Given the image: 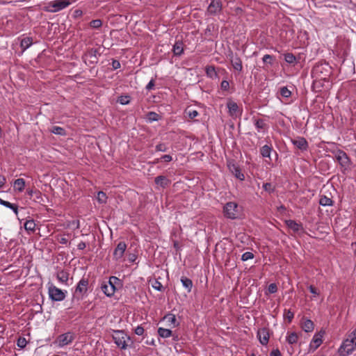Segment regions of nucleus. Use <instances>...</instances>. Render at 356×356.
Wrapping results in <instances>:
<instances>
[{
    "mask_svg": "<svg viewBox=\"0 0 356 356\" xmlns=\"http://www.w3.org/2000/svg\"><path fill=\"white\" fill-rule=\"evenodd\" d=\"M332 72V68L328 63L316 65L312 70V75L316 79L328 81Z\"/></svg>",
    "mask_w": 356,
    "mask_h": 356,
    "instance_id": "1",
    "label": "nucleus"
},
{
    "mask_svg": "<svg viewBox=\"0 0 356 356\" xmlns=\"http://www.w3.org/2000/svg\"><path fill=\"white\" fill-rule=\"evenodd\" d=\"M75 0H56L50 1L47 6L46 7V10L50 13H56L58 12L68 6H70L72 2H74Z\"/></svg>",
    "mask_w": 356,
    "mask_h": 356,
    "instance_id": "2",
    "label": "nucleus"
},
{
    "mask_svg": "<svg viewBox=\"0 0 356 356\" xmlns=\"http://www.w3.org/2000/svg\"><path fill=\"white\" fill-rule=\"evenodd\" d=\"M333 153L334 154L336 160L343 169L342 172L350 168L351 161L345 152L341 149H337V151L333 152Z\"/></svg>",
    "mask_w": 356,
    "mask_h": 356,
    "instance_id": "3",
    "label": "nucleus"
},
{
    "mask_svg": "<svg viewBox=\"0 0 356 356\" xmlns=\"http://www.w3.org/2000/svg\"><path fill=\"white\" fill-rule=\"evenodd\" d=\"M224 215L229 219H236L238 218L239 212L238 210V204L234 202H227L223 208Z\"/></svg>",
    "mask_w": 356,
    "mask_h": 356,
    "instance_id": "4",
    "label": "nucleus"
},
{
    "mask_svg": "<svg viewBox=\"0 0 356 356\" xmlns=\"http://www.w3.org/2000/svg\"><path fill=\"white\" fill-rule=\"evenodd\" d=\"M100 55L97 49H90L83 56L82 58L87 65H95L98 63V56Z\"/></svg>",
    "mask_w": 356,
    "mask_h": 356,
    "instance_id": "5",
    "label": "nucleus"
},
{
    "mask_svg": "<svg viewBox=\"0 0 356 356\" xmlns=\"http://www.w3.org/2000/svg\"><path fill=\"white\" fill-rule=\"evenodd\" d=\"M49 295L50 298L54 301H62L65 299V293L55 286L49 287Z\"/></svg>",
    "mask_w": 356,
    "mask_h": 356,
    "instance_id": "6",
    "label": "nucleus"
},
{
    "mask_svg": "<svg viewBox=\"0 0 356 356\" xmlns=\"http://www.w3.org/2000/svg\"><path fill=\"white\" fill-rule=\"evenodd\" d=\"M126 339H129V338L122 331H116L115 334L113 336L115 343L122 349H126L127 347Z\"/></svg>",
    "mask_w": 356,
    "mask_h": 356,
    "instance_id": "7",
    "label": "nucleus"
},
{
    "mask_svg": "<svg viewBox=\"0 0 356 356\" xmlns=\"http://www.w3.org/2000/svg\"><path fill=\"white\" fill-rule=\"evenodd\" d=\"M324 334V331H321L314 334L309 345V351L314 352L321 346L323 342L322 338Z\"/></svg>",
    "mask_w": 356,
    "mask_h": 356,
    "instance_id": "8",
    "label": "nucleus"
},
{
    "mask_svg": "<svg viewBox=\"0 0 356 356\" xmlns=\"http://www.w3.org/2000/svg\"><path fill=\"white\" fill-rule=\"evenodd\" d=\"M74 339V334L71 332H67L59 335L57 338V341L58 343V346L63 347L71 343Z\"/></svg>",
    "mask_w": 356,
    "mask_h": 356,
    "instance_id": "9",
    "label": "nucleus"
},
{
    "mask_svg": "<svg viewBox=\"0 0 356 356\" xmlns=\"http://www.w3.org/2000/svg\"><path fill=\"white\" fill-rule=\"evenodd\" d=\"M127 249V245L124 241H120L113 252V257L115 260H119L122 258L124 252Z\"/></svg>",
    "mask_w": 356,
    "mask_h": 356,
    "instance_id": "10",
    "label": "nucleus"
},
{
    "mask_svg": "<svg viewBox=\"0 0 356 356\" xmlns=\"http://www.w3.org/2000/svg\"><path fill=\"white\" fill-rule=\"evenodd\" d=\"M222 9V2L220 0H212L208 6L207 12L211 15H215L219 13Z\"/></svg>",
    "mask_w": 356,
    "mask_h": 356,
    "instance_id": "11",
    "label": "nucleus"
},
{
    "mask_svg": "<svg viewBox=\"0 0 356 356\" xmlns=\"http://www.w3.org/2000/svg\"><path fill=\"white\" fill-rule=\"evenodd\" d=\"M88 280L87 278L83 277L78 283L75 293L83 295L88 291Z\"/></svg>",
    "mask_w": 356,
    "mask_h": 356,
    "instance_id": "12",
    "label": "nucleus"
},
{
    "mask_svg": "<svg viewBox=\"0 0 356 356\" xmlns=\"http://www.w3.org/2000/svg\"><path fill=\"white\" fill-rule=\"evenodd\" d=\"M257 337L262 345H267L269 341V333L267 328H261L257 332Z\"/></svg>",
    "mask_w": 356,
    "mask_h": 356,
    "instance_id": "13",
    "label": "nucleus"
},
{
    "mask_svg": "<svg viewBox=\"0 0 356 356\" xmlns=\"http://www.w3.org/2000/svg\"><path fill=\"white\" fill-rule=\"evenodd\" d=\"M292 143L299 149L305 151L308 148V143L303 137H298L296 139L291 140Z\"/></svg>",
    "mask_w": 356,
    "mask_h": 356,
    "instance_id": "14",
    "label": "nucleus"
},
{
    "mask_svg": "<svg viewBox=\"0 0 356 356\" xmlns=\"http://www.w3.org/2000/svg\"><path fill=\"white\" fill-rule=\"evenodd\" d=\"M285 224L289 229H291L296 233L303 230L302 225L301 224L297 223L295 220H285Z\"/></svg>",
    "mask_w": 356,
    "mask_h": 356,
    "instance_id": "15",
    "label": "nucleus"
},
{
    "mask_svg": "<svg viewBox=\"0 0 356 356\" xmlns=\"http://www.w3.org/2000/svg\"><path fill=\"white\" fill-rule=\"evenodd\" d=\"M26 186L25 180L22 178L17 179L13 182L14 191L21 193L24 190Z\"/></svg>",
    "mask_w": 356,
    "mask_h": 356,
    "instance_id": "16",
    "label": "nucleus"
},
{
    "mask_svg": "<svg viewBox=\"0 0 356 356\" xmlns=\"http://www.w3.org/2000/svg\"><path fill=\"white\" fill-rule=\"evenodd\" d=\"M229 109V113L231 116H236L238 113V106L237 104L232 100L229 99L227 104Z\"/></svg>",
    "mask_w": 356,
    "mask_h": 356,
    "instance_id": "17",
    "label": "nucleus"
},
{
    "mask_svg": "<svg viewBox=\"0 0 356 356\" xmlns=\"http://www.w3.org/2000/svg\"><path fill=\"white\" fill-rule=\"evenodd\" d=\"M231 63L232 67L235 70L238 72H241L243 70L242 61L241 59L237 56H232L231 58Z\"/></svg>",
    "mask_w": 356,
    "mask_h": 356,
    "instance_id": "18",
    "label": "nucleus"
},
{
    "mask_svg": "<svg viewBox=\"0 0 356 356\" xmlns=\"http://www.w3.org/2000/svg\"><path fill=\"white\" fill-rule=\"evenodd\" d=\"M101 290L106 296L108 297H111L115 293L113 288L108 286L104 281L101 284Z\"/></svg>",
    "mask_w": 356,
    "mask_h": 356,
    "instance_id": "19",
    "label": "nucleus"
},
{
    "mask_svg": "<svg viewBox=\"0 0 356 356\" xmlns=\"http://www.w3.org/2000/svg\"><path fill=\"white\" fill-rule=\"evenodd\" d=\"M155 183L163 188H165L170 184V181L165 176H158L155 178Z\"/></svg>",
    "mask_w": 356,
    "mask_h": 356,
    "instance_id": "20",
    "label": "nucleus"
},
{
    "mask_svg": "<svg viewBox=\"0 0 356 356\" xmlns=\"http://www.w3.org/2000/svg\"><path fill=\"white\" fill-rule=\"evenodd\" d=\"M301 327L305 332H310L314 330V324L311 320L307 319L302 323Z\"/></svg>",
    "mask_w": 356,
    "mask_h": 356,
    "instance_id": "21",
    "label": "nucleus"
},
{
    "mask_svg": "<svg viewBox=\"0 0 356 356\" xmlns=\"http://www.w3.org/2000/svg\"><path fill=\"white\" fill-rule=\"evenodd\" d=\"M0 204L12 209L16 216L18 214V206L17 204H12L2 199H0Z\"/></svg>",
    "mask_w": 356,
    "mask_h": 356,
    "instance_id": "22",
    "label": "nucleus"
},
{
    "mask_svg": "<svg viewBox=\"0 0 356 356\" xmlns=\"http://www.w3.org/2000/svg\"><path fill=\"white\" fill-rule=\"evenodd\" d=\"M299 339V335L295 332H288V335L286 337V341L289 344H295L298 342V340Z\"/></svg>",
    "mask_w": 356,
    "mask_h": 356,
    "instance_id": "23",
    "label": "nucleus"
},
{
    "mask_svg": "<svg viewBox=\"0 0 356 356\" xmlns=\"http://www.w3.org/2000/svg\"><path fill=\"white\" fill-rule=\"evenodd\" d=\"M173 53L175 56H180L184 51L183 43L181 41L176 42L173 46Z\"/></svg>",
    "mask_w": 356,
    "mask_h": 356,
    "instance_id": "24",
    "label": "nucleus"
},
{
    "mask_svg": "<svg viewBox=\"0 0 356 356\" xmlns=\"http://www.w3.org/2000/svg\"><path fill=\"white\" fill-rule=\"evenodd\" d=\"M230 170L236 178L240 180L244 179V175L241 172V169L238 166L233 165L232 167H230Z\"/></svg>",
    "mask_w": 356,
    "mask_h": 356,
    "instance_id": "25",
    "label": "nucleus"
},
{
    "mask_svg": "<svg viewBox=\"0 0 356 356\" xmlns=\"http://www.w3.org/2000/svg\"><path fill=\"white\" fill-rule=\"evenodd\" d=\"M254 126L257 129L258 131L265 130L267 128V124L263 119H255Z\"/></svg>",
    "mask_w": 356,
    "mask_h": 356,
    "instance_id": "26",
    "label": "nucleus"
},
{
    "mask_svg": "<svg viewBox=\"0 0 356 356\" xmlns=\"http://www.w3.org/2000/svg\"><path fill=\"white\" fill-rule=\"evenodd\" d=\"M69 278V273L65 270H60L57 273V279L63 282L66 283Z\"/></svg>",
    "mask_w": 356,
    "mask_h": 356,
    "instance_id": "27",
    "label": "nucleus"
},
{
    "mask_svg": "<svg viewBox=\"0 0 356 356\" xmlns=\"http://www.w3.org/2000/svg\"><path fill=\"white\" fill-rule=\"evenodd\" d=\"M181 282L183 284V286L187 289L188 291L190 292L191 291V289L193 287V282L192 280L188 277H181Z\"/></svg>",
    "mask_w": 356,
    "mask_h": 356,
    "instance_id": "28",
    "label": "nucleus"
},
{
    "mask_svg": "<svg viewBox=\"0 0 356 356\" xmlns=\"http://www.w3.org/2000/svg\"><path fill=\"white\" fill-rule=\"evenodd\" d=\"M158 334L161 337L168 338L172 335V331L169 329L159 327L158 329Z\"/></svg>",
    "mask_w": 356,
    "mask_h": 356,
    "instance_id": "29",
    "label": "nucleus"
},
{
    "mask_svg": "<svg viewBox=\"0 0 356 356\" xmlns=\"http://www.w3.org/2000/svg\"><path fill=\"white\" fill-rule=\"evenodd\" d=\"M32 38L30 37L25 38L21 40L20 46L23 51L28 49L32 44Z\"/></svg>",
    "mask_w": 356,
    "mask_h": 356,
    "instance_id": "30",
    "label": "nucleus"
},
{
    "mask_svg": "<svg viewBox=\"0 0 356 356\" xmlns=\"http://www.w3.org/2000/svg\"><path fill=\"white\" fill-rule=\"evenodd\" d=\"M50 131L54 134L60 135V136H65L66 131L65 130L60 127L54 126L51 128Z\"/></svg>",
    "mask_w": 356,
    "mask_h": 356,
    "instance_id": "31",
    "label": "nucleus"
},
{
    "mask_svg": "<svg viewBox=\"0 0 356 356\" xmlns=\"http://www.w3.org/2000/svg\"><path fill=\"white\" fill-rule=\"evenodd\" d=\"M206 74L210 78H216L218 76L217 72L216 71V69L213 66H207L206 67Z\"/></svg>",
    "mask_w": 356,
    "mask_h": 356,
    "instance_id": "32",
    "label": "nucleus"
},
{
    "mask_svg": "<svg viewBox=\"0 0 356 356\" xmlns=\"http://www.w3.org/2000/svg\"><path fill=\"white\" fill-rule=\"evenodd\" d=\"M271 150L272 148L270 146L265 145L261 148L260 153L264 157H270Z\"/></svg>",
    "mask_w": 356,
    "mask_h": 356,
    "instance_id": "33",
    "label": "nucleus"
},
{
    "mask_svg": "<svg viewBox=\"0 0 356 356\" xmlns=\"http://www.w3.org/2000/svg\"><path fill=\"white\" fill-rule=\"evenodd\" d=\"M104 282H106V284L108 286H112L113 288L114 292H115L116 290V284L120 282V280L116 277L112 276L109 278V280L108 281H104Z\"/></svg>",
    "mask_w": 356,
    "mask_h": 356,
    "instance_id": "34",
    "label": "nucleus"
},
{
    "mask_svg": "<svg viewBox=\"0 0 356 356\" xmlns=\"http://www.w3.org/2000/svg\"><path fill=\"white\" fill-rule=\"evenodd\" d=\"M284 60L289 64L294 65L296 62V56L291 53H287L284 54Z\"/></svg>",
    "mask_w": 356,
    "mask_h": 356,
    "instance_id": "35",
    "label": "nucleus"
},
{
    "mask_svg": "<svg viewBox=\"0 0 356 356\" xmlns=\"http://www.w3.org/2000/svg\"><path fill=\"white\" fill-rule=\"evenodd\" d=\"M35 227V223L33 220H28L24 223V228L27 231H34Z\"/></svg>",
    "mask_w": 356,
    "mask_h": 356,
    "instance_id": "36",
    "label": "nucleus"
},
{
    "mask_svg": "<svg viewBox=\"0 0 356 356\" xmlns=\"http://www.w3.org/2000/svg\"><path fill=\"white\" fill-rule=\"evenodd\" d=\"M164 320L175 326L177 319L175 314H168L164 316Z\"/></svg>",
    "mask_w": 356,
    "mask_h": 356,
    "instance_id": "37",
    "label": "nucleus"
},
{
    "mask_svg": "<svg viewBox=\"0 0 356 356\" xmlns=\"http://www.w3.org/2000/svg\"><path fill=\"white\" fill-rule=\"evenodd\" d=\"M319 203L322 206H330L332 204V200L326 196H323L321 197Z\"/></svg>",
    "mask_w": 356,
    "mask_h": 356,
    "instance_id": "38",
    "label": "nucleus"
},
{
    "mask_svg": "<svg viewBox=\"0 0 356 356\" xmlns=\"http://www.w3.org/2000/svg\"><path fill=\"white\" fill-rule=\"evenodd\" d=\"M97 199L99 203H105L106 202L107 196L103 191H99L97 193Z\"/></svg>",
    "mask_w": 356,
    "mask_h": 356,
    "instance_id": "39",
    "label": "nucleus"
},
{
    "mask_svg": "<svg viewBox=\"0 0 356 356\" xmlns=\"http://www.w3.org/2000/svg\"><path fill=\"white\" fill-rule=\"evenodd\" d=\"M147 117L148 120L151 122L158 121L160 119L159 115L154 112H149L147 114Z\"/></svg>",
    "mask_w": 356,
    "mask_h": 356,
    "instance_id": "40",
    "label": "nucleus"
},
{
    "mask_svg": "<svg viewBox=\"0 0 356 356\" xmlns=\"http://www.w3.org/2000/svg\"><path fill=\"white\" fill-rule=\"evenodd\" d=\"M263 188L265 191L271 193L275 191V186L271 183H265L263 185Z\"/></svg>",
    "mask_w": 356,
    "mask_h": 356,
    "instance_id": "41",
    "label": "nucleus"
},
{
    "mask_svg": "<svg viewBox=\"0 0 356 356\" xmlns=\"http://www.w3.org/2000/svg\"><path fill=\"white\" fill-rule=\"evenodd\" d=\"M280 94L284 97H289L291 92L286 87H282L280 88Z\"/></svg>",
    "mask_w": 356,
    "mask_h": 356,
    "instance_id": "42",
    "label": "nucleus"
},
{
    "mask_svg": "<svg viewBox=\"0 0 356 356\" xmlns=\"http://www.w3.org/2000/svg\"><path fill=\"white\" fill-rule=\"evenodd\" d=\"M294 317V314L291 310H285L284 312V318L287 319L289 323H291L292 319Z\"/></svg>",
    "mask_w": 356,
    "mask_h": 356,
    "instance_id": "43",
    "label": "nucleus"
},
{
    "mask_svg": "<svg viewBox=\"0 0 356 356\" xmlns=\"http://www.w3.org/2000/svg\"><path fill=\"white\" fill-rule=\"evenodd\" d=\"M253 258H254V254H253V253H252L250 252H245V253H243L242 254V257H241V259L243 261H247L249 259H252Z\"/></svg>",
    "mask_w": 356,
    "mask_h": 356,
    "instance_id": "44",
    "label": "nucleus"
},
{
    "mask_svg": "<svg viewBox=\"0 0 356 356\" xmlns=\"http://www.w3.org/2000/svg\"><path fill=\"white\" fill-rule=\"evenodd\" d=\"M26 343L27 341L25 338L19 337L17 341V345L18 347L23 348L26 346Z\"/></svg>",
    "mask_w": 356,
    "mask_h": 356,
    "instance_id": "45",
    "label": "nucleus"
},
{
    "mask_svg": "<svg viewBox=\"0 0 356 356\" xmlns=\"http://www.w3.org/2000/svg\"><path fill=\"white\" fill-rule=\"evenodd\" d=\"M152 287L159 291H161L163 289L161 283L158 280H154V282L152 283Z\"/></svg>",
    "mask_w": 356,
    "mask_h": 356,
    "instance_id": "46",
    "label": "nucleus"
},
{
    "mask_svg": "<svg viewBox=\"0 0 356 356\" xmlns=\"http://www.w3.org/2000/svg\"><path fill=\"white\" fill-rule=\"evenodd\" d=\"M102 25V22L100 19H95V20H92L90 22V26L92 28L97 29V28L101 27Z\"/></svg>",
    "mask_w": 356,
    "mask_h": 356,
    "instance_id": "47",
    "label": "nucleus"
},
{
    "mask_svg": "<svg viewBox=\"0 0 356 356\" xmlns=\"http://www.w3.org/2000/svg\"><path fill=\"white\" fill-rule=\"evenodd\" d=\"M186 112L188 114L189 118L191 119H194L199 115L198 112L195 110H188Z\"/></svg>",
    "mask_w": 356,
    "mask_h": 356,
    "instance_id": "48",
    "label": "nucleus"
},
{
    "mask_svg": "<svg viewBox=\"0 0 356 356\" xmlns=\"http://www.w3.org/2000/svg\"><path fill=\"white\" fill-rule=\"evenodd\" d=\"M268 291L270 293H275L277 291V286L275 283L270 284L268 287Z\"/></svg>",
    "mask_w": 356,
    "mask_h": 356,
    "instance_id": "49",
    "label": "nucleus"
},
{
    "mask_svg": "<svg viewBox=\"0 0 356 356\" xmlns=\"http://www.w3.org/2000/svg\"><path fill=\"white\" fill-rule=\"evenodd\" d=\"M129 102V96H121L119 98V102L122 105L128 104Z\"/></svg>",
    "mask_w": 356,
    "mask_h": 356,
    "instance_id": "50",
    "label": "nucleus"
},
{
    "mask_svg": "<svg viewBox=\"0 0 356 356\" xmlns=\"http://www.w3.org/2000/svg\"><path fill=\"white\" fill-rule=\"evenodd\" d=\"M168 147L164 143H159L156 146V150L159 152H166Z\"/></svg>",
    "mask_w": 356,
    "mask_h": 356,
    "instance_id": "51",
    "label": "nucleus"
},
{
    "mask_svg": "<svg viewBox=\"0 0 356 356\" xmlns=\"http://www.w3.org/2000/svg\"><path fill=\"white\" fill-rule=\"evenodd\" d=\"M35 201L38 202H40L42 200V193L40 191L35 190L34 191Z\"/></svg>",
    "mask_w": 356,
    "mask_h": 356,
    "instance_id": "52",
    "label": "nucleus"
},
{
    "mask_svg": "<svg viewBox=\"0 0 356 356\" xmlns=\"http://www.w3.org/2000/svg\"><path fill=\"white\" fill-rule=\"evenodd\" d=\"M262 60H263L264 63L272 64L273 60V57L272 56H270V55L266 54L263 57Z\"/></svg>",
    "mask_w": 356,
    "mask_h": 356,
    "instance_id": "53",
    "label": "nucleus"
},
{
    "mask_svg": "<svg viewBox=\"0 0 356 356\" xmlns=\"http://www.w3.org/2000/svg\"><path fill=\"white\" fill-rule=\"evenodd\" d=\"M220 87L223 90H227L229 88V83L227 81H222L220 84Z\"/></svg>",
    "mask_w": 356,
    "mask_h": 356,
    "instance_id": "54",
    "label": "nucleus"
},
{
    "mask_svg": "<svg viewBox=\"0 0 356 356\" xmlns=\"http://www.w3.org/2000/svg\"><path fill=\"white\" fill-rule=\"evenodd\" d=\"M144 328L142 327V326H138L136 329H135V333L137 335H143V333H144Z\"/></svg>",
    "mask_w": 356,
    "mask_h": 356,
    "instance_id": "55",
    "label": "nucleus"
},
{
    "mask_svg": "<svg viewBox=\"0 0 356 356\" xmlns=\"http://www.w3.org/2000/svg\"><path fill=\"white\" fill-rule=\"evenodd\" d=\"M160 159L164 161L165 162H170L172 160V158L170 155L165 154L162 156Z\"/></svg>",
    "mask_w": 356,
    "mask_h": 356,
    "instance_id": "56",
    "label": "nucleus"
},
{
    "mask_svg": "<svg viewBox=\"0 0 356 356\" xmlns=\"http://www.w3.org/2000/svg\"><path fill=\"white\" fill-rule=\"evenodd\" d=\"M58 240L60 244L63 245H66L68 242V239L65 236V235L61 236Z\"/></svg>",
    "mask_w": 356,
    "mask_h": 356,
    "instance_id": "57",
    "label": "nucleus"
},
{
    "mask_svg": "<svg viewBox=\"0 0 356 356\" xmlns=\"http://www.w3.org/2000/svg\"><path fill=\"white\" fill-rule=\"evenodd\" d=\"M112 67L114 70H117L120 67V63L117 60H113Z\"/></svg>",
    "mask_w": 356,
    "mask_h": 356,
    "instance_id": "58",
    "label": "nucleus"
},
{
    "mask_svg": "<svg viewBox=\"0 0 356 356\" xmlns=\"http://www.w3.org/2000/svg\"><path fill=\"white\" fill-rule=\"evenodd\" d=\"M270 356H282V354L278 349H275L271 351Z\"/></svg>",
    "mask_w": 356,
    "mask_h": 356,
    "instance_id": "59",
    "label": "nucleus"
},
{
    "mask_svg": "<svg viewBox=\"0 0 356 356\" xmlns=\"http://www.w3.org/2000/svg\"><path fill=\"white\" fill-rule=\"evenodd\" d=\"M154 87V81L152 79L146 86V89L150 90Z\"/></svg>",
    "mask_w": 356,
    "mask_h": 356,
    "instance_id": "60",
    "label": "nucleus"
},
{
    "mask_svg": "<svg viewBox=\"0 0 356 356\" xmlns=\"http://www.w3.org/2000/svg\"><path fill=\"white\" fill-rule=\"evenodd\" d=\"M309 291L312 293V294H314V295H318V292L317 291V289L312 285H310L309 286Z\"/></svg>",
    "mask_w": 356,
    "mask_h": 356,
    "instance_id": "61",
    "label": "nucleus"
},
{
    "mask_svg": "<svg viewBox=\"0 0 356 356\" xmlns=\"http://www.w3.org/2000/svg\"><path fill=\"white\" fill-rule=\"evenodd\" d=\"M86 244L83 241L80 242L77 245V248L79 250H83L86 248Z\"/></svg>",
    "mask_w": 356,
    "mask_h": 356,
    "instance_id": "62",
    "label": "nucleus"
},
{
    "mask_svg": "<svg viewBox=\"0 0 356 356\" xmlns=\"http://www.w3.org/2000/svg\"><path fill=\"white\" fill-rule=\"evenodd\" d=\"M6 179L5 177L0 175V188L6 184Z\"/></svg>",
    "mask_w": 356,
    "mask_h": 356,
    "instance_id": "63",
    "label": "nucleus"
},
{
    "mask_svg": "<svg viewBox=\"0 0 356 356\" xmlns=\"http://www.w3.org/2000/svg\"><path fill=\"white\" fill-rule=\"evenodd\" d=\"M34 191L33 189H27L26 193L30 196L32 197L34 195Z\"/></svg>",
    "mask_w": 356,
    "mask_h": 356,
    "instance_id": "64",
    "label": "nucleus"
}]
</instances>
